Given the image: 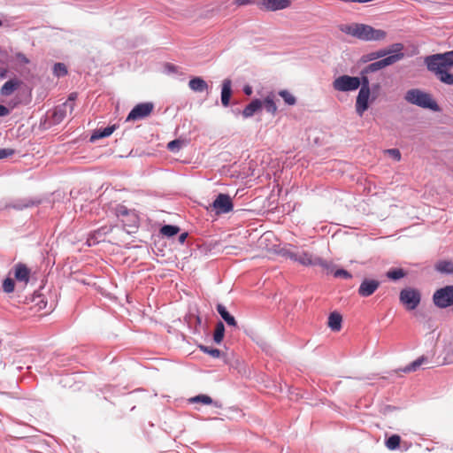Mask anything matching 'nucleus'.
<instances>
[{
    "label": "nucleus",
    "mask_w": 453,
    "mask_h": 453,
    "mask_svg": "<svg viewBox=\"0 0 453 453\" xmlns=\"http://www.w3.org/2000/svg\"><path fill=\"white\" fill-rule=\"evenodd\" d=\"M199 349L203 353H206L214 358H218L221 356V351L219 349L211 348L204 345H199Z\"/></svg>",
    "instance_id": "nucleus-33"
},
{
    "label": "nucleus",
    "mask_w": 453,
    "mask_h": 453,
    "mask_svg": "<svg viewBox=\"0 0 453 453\" xmlns=\"http://www.w3.org/2000/svg\"><path fill=\"white\" fill-rule=\"evenodd\" d=\"M76 98L77 93H71L68 96V99L64 103V104L69 108L70 113H72L74 109Z\"/></svg>",
    "instance_id": "nucleus-38"
},
{
    "label": "nucleus",
    "mask_w": 453,
    "mask_h": 453,
    "mask_svg": "<svg viewBox=\"0 0 453 453\" xmlns=\"http://www.w3.org/2000/svg\"><path fill=\"white\" fill-rule=\"evenodd\" d=\"M116 129V125L108 126L103 129H96L91 134L89 141L94 142L99 139L110 136Z\"/></svg>",
    "instance_id": "nucleus-19"
},
{
    "label": "nucleus",
    "mask_w": 453,
    "mask_h": 453,
    "mask_svg": "<svg viewBox=\"0 0 453 453\" xmlns=\"http://www.w3.org/2000/svg\"><path fill=\"white\" fill-rule=\"evenodd\" d=\"M425 63L427 70L433 73L441 82L453 85V73H449L453 67V50L427 56Z\"/></svg>",
    "instance_id": "nucleus-1"
},
{
    "label": "nucleus",
    "mask_w": 453,
    "mask_h": 453,
    "mask_svg": "<svg viewBox=\"0 0 453 453\" xmlns=\"http://www.w3.org/2000/svg\"><path fill=\"white\" fill-rule=\"evenodd\" d=\"M280 254L288 257L295 262H297L304 266H319V267H327L328 265L326 264V260H324L323 258L313 256L312 254L307 252V251H294L290 249H282L280 250Z\"/></svg>",
    "instance_id": "nucleus-4"
},
{
    "label": "nucleus",
    "mask_w": 453,
    "mask_h": 453,
    "mask_svg": "<svg viewBox=\"0 0 453 453\" xmlns=\"http://www.w3.org/2000/svg\"><path fill=\"white\" fill-rule=\"evenodd\" d=\"M404 99L408 103L424 109L434 111H440L438 104L432 98L431 95L418 88L409 89L404 95Z\"/></svg>",
    "instance_id": "nucleus-5"
},
{
    "label": "nucleus",
    "mask_w": 453,
    "mask_h": 453,
    "mask_svg": "<svg viewBox=\"0 0 453 453\" xmlns=\"http://www.w3.org/2000/svg\"><path fill=\"white\" fill-rule=\"evenodd\" d=\"M434 269L442 274H453V260H439L434 265Z\"/></svg>",
    "instance_id": "nucleus-22"
},
{
    "label": "nucleus",
    "mask_w": 453,
    "mask_h": 453,
    "mask_svg": "<svg viewBox=\"0 0 453 453\" xmlns=\"http://www.w3.org/2000/svg\"><path fill=\"white\" fill-rule=\"evenodd\" d=\"M341 32L361 41H381L387 36L386 31L376 29L363 23L342 24L339 27Z\"/></svg>",
    "instance_id": "nucleus-2"
},
{
    "label": "nucleus",
    "mask_w": 453,
    "mask_h": 453,
    "mask_svg": "<svg viewBox=\"0 0 453 453\" xmlns=\"http://www.w3.org/2000/svg\"><path fill=\"white\" fill-rule=\"evenodd\" d=\"M257 0H234V4L237 6H243L249 4H257Z\"/></svg>",
    "instance_id": "nucleus-42"
},
{
    "label": "nucleus",
    "mask_w": 453,
    "mask_h": 453,
    "mask_svg": "<svg viewBox=\"0 0 453 453\" xmlns=\"http://www.w3.org/2000/svg\"><path fill=\"white\" fill-rule=\"evenodd\" d=\"M387 153L390 155L395 161L401 160V152L398 149L388 150Z\"/></svg>",
    "instance_id": "nucleus-41"
},
{
    "label": "nucleus",
    "mask_w": 453,
    "mask_h": 453,
    "mask_svg": "<svg viewBox=\"0 0 453 453\" xmlns=\"http://www.w3.org/2000/svg\"><path fill=\"white\" fill-rule=\"evenodd\" d=\"M154 104L150 102L141 103L136 104L127 115L126 121H136L145 119L153 111Z\"/></svg>",
    "instance_id": "nucleus-10"
},
{
    "label": "nucleus",
    "mask_w": 453,
    "mask_h": 453,
    "mask_svg": "<svg viewBox=\"0 0 453 453\" xmlns=\"http://www.w3.org/2000/svg\"><path fill=\"white\" fill-rule=\"evenodd\" d=\"M188 233L185 232V233H182L179 235L178 237V241L180 243H184V242L186 241L187 237H188Z\"/></svg>",
    "instance_id": "nucleus-48"
},
{
    "label": "nucleus",
    "mask_w": 453,
    "mask_h": 453,
    "mask_svg": "<svg viewBox=\"0 0 453 453\" xmlns=\"http://www.w3.org/2000/svg\"><path fill=\"white\" fill-rule=\"evenodd\" d=\"M69 108L64 104L56 106L51 112L50 119L52 124H59L65 117Z\"/></svg>",
    "instance_id": "nucleus-17"
},
{
    "label": "nucleus",
    "mask_w": 453,
    "mask_h": 453,
    "mask_svg": "<svg viewBox=\"0 0 453 453\" xmlns=\"http://www.w3.org/2000/svg\"><path fill=\"white\" fill-rule=\"evenodd\" d=\"M243 92L247 96H250L253 92L252 88L250 85H246L243 88Z\"/></svg>",
    "instance_id": "nucleus-49"
},
{
    "label": "nucleus",
    "mask_w": 453,
    "mask_h": 453,
    "mask_svg": "<svg viewBox=\"0 0 453 453\" xmlns=\"http://www.w3.org/2000/svg\"><path fill=\"white\" fill-rule=\"evenodd\" d=\"M165 69H166L169 73H177V72H178L179 67H178L177 65H173V64L167 63V64L165 65Z\"/></svg>",
    "instance_id": "nucleus-46"
},
{
    "label": "nucleus",
    "mask_w": 453,
    "mask_h": 453,
    "mask_svg": "<svg viewBox=\"0 0 453 453\" xmlns=\"http://www.w3.org/2000/svg\"><path fill=\"white\" fill-rule=\"evenodd\" d=\"M403 50V45L402 43H394L391 46V51L394 52V54H391L380 60H378L376 62H373L367 66H365L363 69V73H370L377 72L388 65H393L398 60L402 59L404 56V54L402 52Z\"/></svg>",
    "instance_id": "nucleus-6"
},
{
    "label": "nucleus",
    "mask_w": 453,
    "mask_h": 453,
    "mask_svg": "<svg viewBox=\"0 0 453 453\" xmlns=\"http://www.w3.org/2000/svg\"><path fill=\"white\" fill-rule=\"evenodd\" d=\"M360 82L358 77L342 75L333 81V88L336 91L347 92L353 91L359 88Z\"/></svg>",
    "instance_id": "nucleus-9"
},
{
    "label": "nucleus",
    "mask_w": 453,
    "mask_h": 453,
    "mask_svg": "<svg viewBox=\"0 0 453 453\" xmlns=\"http://www.w3.org/2000/svg\"><path fill=\"white\" fill-rule=\"evenodd\" d=\"M387 277L392 280H400L407 275L406 272L402 268H395L387 272Z\"/></svg>",
    "instance_id": "nucleus-30"
},
{
    "label": "nucleus",
    "mask_w": 453,
    "mask_h": 453,
    "mask_svg": "<svg viewBox=\"0 0 453 453\" xmlns=\"http://www.w3.org/2000/svg\"><path fill=\"white\" fill-rule=\"evenodd\" d=\"M196 324L201 325V323H202V319H201L199 316H197V317L196 318Z\"/></svg>",
    "instance_id": "nucleus-52"
},
{
    "label": "nucleus",
    "mask_w": 453,
    "mask_h": 453,
    "mask_svg": "<svg viewBox=\"0 0 453 453\" xmlns=\"http://www.w3.org/2000/svg\"><path fill=\"white\" fill-rule=\"evenodd\" d=\"M10 111L5 106L0 104V117L8 115Z\"/></svg>",
    "instance_id": "nucleus-47"
},
{
    "label": "nucleus",
    "mask_w": 453,
    "mask_h": 453,
    "mask_svg": "<svg viewBox=\"0 0 453 453\" xmlns=\"http://www.w3.org/2000/svg\"><path fill=\"white\" fill-rule=\"evenodd\" d=\"M188 87L191 90L195 92H203L207 90L208 84L201 77H193L192 79H190L188 82Z\"/></svg>",
    "instance_id": "nucleus-21"
},
{
    "label": "nucleus",
    "mask_w": 453,
    "mask_h": 453,
    "mask_svg": "<svg viewBox=\"0 0 453 453\" xmlns=\"http://www.w3.org/2000/svg\"><path fill=\"white\" fill-rule=\"evenodd\" d=\"M224 335H225V326H224L223 322L219 321L216 324L215 331L213 334V341L216 343L219 344L223 341Z\"/></svg>",
    "instance_id": "nucleus-28"
},
{
    "label": "nucleus",
    "mask_w": 453,
    "mask_h": 453,
    "mask_svg": "<svg viewBox=\"0 0 453 453\" xmlns=\"http://www.w3.org/2000/svg\"><path fill=\"white\" fill-rule=\"evenodd\" d=\"M399 301L407 311H413L421 302V293L415 288H405L400 291Z\"/></svg>",
    "instance_id": "nucleus-7"
},
{
    "label": "nucleus",
    "mask_w": 453,
    "mask_h": 453,
    "mask_svg": "<svg viewBox=\"0 0 453 453\" xmlns=\"http://www.w3.org/2000/svg\"><path fill=\"white\" fill-rule=\"evenodd\" d=\"M67 67L64 63H56L53 66V73L57 77H64L67 74Z\"/></svg>",
    "instance_id": "nucleus-32"
},
{
    "label": "nucleus",
    "mask_w": 453,
    "mask_h": 453,
    "mask_svg": "<svg viewBox=\"0 0 453 453\" xmlns=\"http://www.w3.org/2000/svg\"><path fill=\"white\" fill-rule=\"evenodd\" d=\"M400 441V436L397 434H393L386 441V446L388 449L394 450L399 447Z\"/></svg>",
    "instance_id": "nucleus-31"
},
{
    "label": "nucleus",
    "mask_w": 453,
    "mask_h": 453,
    "mask_svg": "<svg viewBox=\"0 0 453 453\" xmlns=\"http://www.w3.org/2000/svg\"><path fill=\"white\" fill-rule=\"evenodd\" d=\"M380 88V84H374L372 88V89L374 91V90H378Z\"/></svg>",
    "instance_id": "nucleus-51"
},
{
    "label": "nucleus",
    "mask_w": 453,
    "mask_h": 453,
    "mask_svg": "<svg viewBox=\"0 0 453 453\" xmlns=\"http://www.w3.org/2000/svg\"><path fill=\"white\" fill-rule=\"evenodd\" d=\"M39 202H36L38 203ZM35 204V202L30 201V206Z\"/></svg>",
    "instance_id": "nucleus-53"
},
{
    "label": "nucleus",
    "mask_w": 453,
    "mask_h": 453,
    "mask_svg": "<svg viewBox=\"0 0 453 453\" xmlns=\"http://www.w3.org/2000/svg\"><path fill=\"white\" fill-rule=\"evenodd\" d=\"M211 207L215 211L216 214H223L230 212L234 204L231 197L226 194H219Z\"/></svg>",
    "instance_id": "nucleus-11"
},
{
    "label": "nucleus",
    "mask_w": 453,
    "mask_h": 453,
    "mask_svg": "<svg viewBox=\"0 0 453 453\" xmlns=\"http://www.w3.org/2000/svg\"><path fill=\"white\" fill-rule=\"evenodd\" d=\"M426 361H427V358L425 357L424 356L419 357L418 358H417L416 360H414L413 362H411L405 367L402 368L401 371L405 373L415 372L420 367L421 365H423Z\"/></svg>",
    "instance_id": "nucleus-27"
},
{
    "label": "nucleus",
    "mask_w": 453,
    "mask_h": 453,
    "mask_svg": "<svg viewBox=\"0 0 453 453\" xmlns=\"http://www.w3.org/2000/svg\"><path fill=\"white\" fill-rule=\"evenodd\" d=\"M50 294V290L46 289L44 286H40L38 290L34 291L32 297L30 298V311H34L33 317L37 316L38 318L46 316L53 311L52 303H48L47 295Z\"/></svg>",
    "instance_id": "nucleus-3"
},
{
    "label": "nucleus",
    "mask_w": 453,
    "mask_h": 453,
    "mask_svg": "<svg viewBox=\"0 0 453 453\" xmlns=\"http://www.w3.org/2000/svg\"><path fill=\"white\" fill-rule=\"evenodd\" d=\"M217 311L219 312V314L221 316V318L226 321V323L228 325V326H237V322L234 319V316H232L226 310V308L221 304V303H219L217 304Z\"/></svg>",
    "instance_id": "nucleus-23"
},
{
    "label": "nucleus",
    "mask_w": 453,
    "mask_h": 453,
    "mask_svg": "<svg viewBox=\"0 0 453 453\" xmlns=\"http://www.w3.org/2000/svg\"><path fill=\"white\" fill-rule=\"evenodd\" d=\"M257 5L262 11L275 12L291 5V0H257Z\"/></svg>",
    "instance_id": "nucleus-12"
},
{
    "label": "nucleus",
    "mask_w": 453,
    "mask_h": 453,
    "mask_svg": "<svg viewBox=\"0 0 453 453\" xmlns=\"http://www.w3.org/2000/svg\"><path fill=\"white\" fill-rule=\"evenodd\" d=\"M391 53H394L393 51H391V49H389L388 50H379L376 52H372L368 55V60H373V59H376L379 58H382V57H384L388 54H391Z\"/></svg>",
    "instance_id": "nucleus-39"
},
{
    "label": "nucleus",
    "mask_w": 453,
    "mask_h": 453,
    "mask_svg": "<svg viewBox=\"0 0 453 453\" xmlns=\"http://www.w3.org/2000/svg\"><path fill=\"white\" fill-rule=\"evenodd\" d=\"M275 95L273 92H270L264 99L265 108L267 112L272 113L273 115H275L277 112V105L274 102Z\"/></svg>",
    "instance_id": "nucleus-25"
},
{
    "label": "nucleus",
    "mask_w": 453,
    "mask_h": 453,
    "mask_svg": "<svg viewBox=\"0 0 453 453\" xmlns=\"http://www.w3.org/2000/svg\"><path fill=\"white\" fill-rule=\"evenodd\" d=\"M327 267H321L326 274H333L335 278L351 279L352 275L345 269H335L333 263L326 261Z\"/></svg>",
    "instance_id": "nucleus-18"
},
{
    "label": "nucleus",
    "mask_w": 453,
    "mask_h": 453,
    "mask_svg": "<svg viewBox=\"0 0 453 453\" xmlns=\"http://www.w3.org/2000/svg\"><path fill=\"white\" fill-rule=\"evenodd\" d=\"M111 229H112L111 227L103 226V227H101L100 229H98L95 234H98V235H102V234L105 235V234H107L109 232H111Z\"/></svg>",
    "instance_id": "nucleus-45"
},
{
    "label": "nucleus",
    "mask_w": 453,
    "mask_h": 453,
    "mask_svg": "<svg viewBox=\"0 0 453 453\" xmlns=\"http://www.w3.org/2000/svg\"><path fill=\"white\" fill-rule=\"evenodd\" d=\"M19 86V82L17 80H10L2 86L0 92L3 96H7L12 95Z\"/></svg>",
    "instance_id": "nucleus-26"
},
{
    "label": "nucleus",
    "mask_w": 453,
    "mask_h": 453,
    "mask_svg": "<svg viewBox=\"0 0 453 453\" xmlns=\"http://www.w3.org/2000/svg\"><path fill=\"white\" fill-rule=\"evenodd\" d=\"M13 151L12 150L1 149L0 150V159L5 158L11 155H12Z\"/></svg>",
    "instance_id": "nucleus-43"
},
{
    "label": "nucleus",
    "mask_w": 453,
    "mask_h": 453,
    "mask_svg": "<svg viewBox=\"0 0 453 453\" xmlns=\"http://www.w3.org/2000/svg\"><path fill=\"white\" fill-rule=\"evenodd\" d=\"M342 316L337 312H331L328 317V326L334 332H339L342 329Z\"/></svg>",
    "instance_id": "nucleus-20"
},
{
    "label": "nucleus",
    "mask_w": 453,
    "mask_h": 453,
    "mask_svg": "<svg viewBox=\"0 0 453 453\" xmlns=\"http://www.w3.org/2000/svg\"><path fill=\"white\" fill-rule=\"evenodd\" d=\"M48 96V91H47V89H46V88H41V91H40V92H39V94H38L37 100H38L39 102H42V101H43V100L46 98V96Z\"/></svg>",
    "instance_id": "nucleus-44"
},
{
    "label": "nucleus",
    "mask_w": 453,
    "mask_h": 453,
    "mask_svg": "<svg viewBox=\"0 0 453 453\" xmlns=\"http://www.w3.org/2000/svg\"><path fill=\"white\" fill-rule=\"evenodd\" d=\"M180 232V227L173 225H165L160 228V234L165 237H173Z\"/></svg>",
    "instance_id": "nucleus-29"
},
{
    "label": "nucleus",
    "mask_w": 453,
    "mask_h": 453,
    "mask_svg": "<svg viewBox=\"0 0 453 453\" xmlns=\"http://www.w3.org/2000/svg\"><path fill=\"white\" fill-rule=\"evenodd\" d=\"M232 96V81L230 79H225L222 82L221 88V104L223 106L227 107L230 104Z\"/></svg>",
    "instance_id": "nucleus-15"
},
{
    "label": "nucleus",
    "mask_w": 453,
    "mask_h": 453,
    "mask_svg": "<svg viewBox=\"0 0 453 453\" xmlns=\"http://www.w3.org/2000/svg\"><path fill=\"white\" fill-rule=\"evenodd\" d=\"M280 96H281L284 100V102L288 105H294L296 103V97L290 94L288 90H280L279 92Z\"/></svg>",
    "instance_id": "nucleus-35"
},
{
    "label": "nucleus",
    "mask_w": 453,
    "mask_h": 453,
    "mask_svg": "<svg viewBox=\"0 0 453 453\" xmlns=\"http://www.w3.org/2000/svg\"><path fill=\"white\" fill-rule=\"evenodd\" d=\"M7 73H8L7 69H4V68L0 69V79L1 80L4 79L7 75Z\"/></svg>",
    "instance_id": "nucleus-50"
},
{
    "label": "nucleus",
    "mask_w": 453,
    "mask_h": 453,
    "mask_svg": "<svg viewBox=\"0 0 453 453\" xmlns=\"http://www.w3.org/2000/svg\"><path fill=\"white\" fill-rule=\"evenodd\" d=\"M115 214L119 219H121L124 227H138L139 217L134 210H129L125 205L119 204L115 208Z\"/></svg>",
    "instance_id": "nucleus-8"
},
{
    "label": "nucleus",
    "mask_w": 453,
    "mask_h": 453,
    "mask_svg": "<svg viewBox=\"0 0 453 453\" xmlns=\"http://www.w3.org/2000/svg\"><path fill=\"white\" fill-rule=\"evenodd\" d=\"M371 90H365L364 88H360L357 101H356V111L361 116L364 111H365L369 107V97H370Z\"/></svg>",
    "instance_id": "nucleus-14"
},
{
    "label": "nucleus",
    "mask_w": 453,
    "mask_h": 453,
    "mask_svg": "<svg viewBox=\"0 0 453 453\" xmlns=\"http://www.w3.org/2000/svg\"><path fill=\"white\" fill-rule=\"evenodd\" d=\"M181 145H182V142L178 139H175V140L171 141L167 144V149L170 151L176 152V151L180 150V149L181 148Z\"/></svg>",
    "instance_id": "nucleus-40"
},
{
    "label": "nucleus",
    "mask_w": 453,
    "mask_h": 453,
    "mask_svg": "<svg viewBox=\"0 0 453 453\" xmlns=\"http://www.w3.org/2000/svg\"><path fill=\"white\" fill-rule=\"evenodd\" d=\"M380 285V283L377 280L365 279L361 282L357 293L361 297H368L379 288Z\"/></svg>",
    "instance_id": "nucleus-13"
},
{
    "label": "nucleus",
    "mask_w": 453,
    "mask_h": 453,
    "mask_svg": "<svg viewBox=\"0 0 453 453\" xmlns=\"http://www.w3.org/2000/svg\"><path fill=\"white\" fill-rule=\"evenodd\" d=\"M14 277L17 280L28 282V268L25 264H17L14 267Z\"/></svg>",
    "instance_id": "nucleus-24"
},
{
    "label": "nucleus",
    "mask_w": 453,
    "mask_h": 453,
    "mask_svg": "<svg viewBox=\"0 0 453 453\" xmlns=\"http://www.w3.org/2000/svg\"><path fill=\"white\" fill-rule=\"evenodd\" d=\"M190 403H200L203 404H211L213 400L207 395H198L189 399Z\"/></svg>",
    "instance_id": "nucleus-34"
},
{
    "label": "nucleus",
    "mask_w": 453,
    "mask_h": 453,
    "mask_svg": "<svg viewBox=\"0 0 453 453\" xmlns=\"http://www.w3.org/2000/svg\"><path fill=\"white\" fill-rule=\"evenodd\" d=\"M368 73H363V70L360 73V77H358V81L360 82V88H364L365 90H371L370 81L367 76Z\"/></svg>",
    "instance_id": "nucleus-37"
},
{
    "label": "nucleus",
    "mask_w": 453,
    "mask_h": 453,
    "mask_svg": "<svg viewBox=\"0 0 453 453\" xmlns=\"http://www.w3.org/2000/svg\"><path fill=\"white\" fill-rule=\"evenodd\" d=\"M262 110V102L259 99L252 100L242 111L243 118H250Z\"/></svg>",
    "instance_id": "nucleus-16"
},
{
    "label": "nucleus",
    "mask_w": 453,
    "mask_h": 453,
    "mask_svg": "<svg viewBox=\"0 0 453 453\" xmlns=\"http://www.w3.org/2000/svg\"><path fill=\"white\" fill-rule=\"evenodd\" d=\"M15 282L12 278H6L2 285L3 291L4 293L10 294L14 291Z\"/></svg>",
    "instance_id": "nucleus-36"
}]
</instances>
